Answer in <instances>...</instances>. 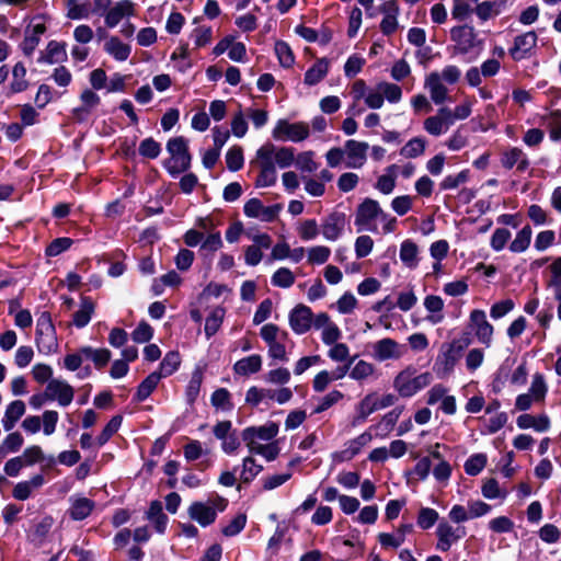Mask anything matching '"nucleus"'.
<instances>
[{
	"mask_svg": "<svg viewBox=\"0 0 561 561\" xmlns=\"http://www.w3.org/2000/svg\"><path fill=\"white\" fill-rule=\"evenodd\" d=\"M226 310L222 307L214 308L205 321V334L207 337L213 336L220 329Z\"/></svg>",
	"mask_w": 561,
	"mask_h": 561,
	"instance_id": "obj_40",
	"label": "nucleus"
},
{
	"mask_svg": "<svg viewBox=\"0 0 561 561\" xmlns=\"http://www.w3.org/2000/svg\"><path fill=\"white\" fill-rule=\"evenodd\" d=\"M280 210V205L264 206L257 198L249 199L243 207L244 215L250 218H257L262 221H273Z\"/></svg>",
	"mask_w": 561,
	"mask_h": 561,
	"instance_id": "obj_14",
	"label": "nucleus"
},
{
	"mask_svg": "<svg viewBox=\"0 0 561 561\" xmlns=\"http://www.w3.org/2000/svg\"><path fill=\"white\" fill-rule=\"evenodd\" d=\"M423 305L427 311L426 320L432 324L440 323L444 320V300L440 296L428 295L424 298Z\"/></svg>",
	"mask_w": 561,
	"mask_h": 561,
	"instance_id": "obj_26",
	"label": "nucleus"
},
{
	"mask_svg": "<svg viewBox=\"0 0 561 561\" xmlns=\"http://www.w3.org/2000/svg\"><path fill=\"white\" fill-rule=\"evenodd\" d=\"M380 12L383 18L380 22V30L385 35L394 33L399 26L398 15L400 13L399 4L396 0H387L380 5Z\"/></svg>",
	"mask_w": 561,
	"mask_h": 561,
	"instance_id": "obj_17",
	"label": "nucleus"
},
{
	"mask_svg": "<svg viewBox=\"0 0 561 561\" xmlns=\"http://www.w3.org/2000/svg\"><path fill=\"white\" fill-rule=\"evenodd\" d=\"M67 58L66 45L57 41H50L41 58L46 64H58L65 61Z\"/></svg>",
	"mask_w": 561,
	"mask_h": 561,
	"instance_id": "obj_31",
	"label": "nucleus"
},
{
	"mask_svg": "<svg viewBox=\"0 0 561 561\" xmlns=\"http://www.w3.org/2000/svg\"><path fill=\"white\" fill-rule=\"evenodd\" d=\"M226 163L227 168L232 172L240 170L244 163L242 148L239 146L231 147L226 153Z\"/></svg>",
	"mask_w": 561,
	"mask_h": 561,
	"instance_id": "obj_54",
	"label": "nucleus"
},
{
	"mask_svg": "<svg viewBox=\"0 0 561 561\" xmlns=\"http://www.w3.org/2000/svg\"><path fill=\"white\" fill-rule=\"evenodd\" d=\"M533 237L530 226L523 227L510 244V250L514 253H520L528 249Z\"/></svg>",
	"mask_w": 561,
	"mask_h": 561,
	"instance_id": "obj_43",
	"label": "nucleus"
},
{
	"mask_svg": "<svg viewBox=\"0 0 561 561\" xmlns=\"http://www.w3.org/2000/svg\"><path fill=\"white\" fill-rule=\"evenodd\" d=\"M275 53L283 67H291L295 62V56L289 45L283 41L275 43Z\"/></svg>",
	"mask_w": 561,
	"mask_h": 561,
	"instance_id": "obj_61",
	"label": "nucleus"
},
{
	"mask_svg": "<svg viewBox=\"0 0 561 561\" xmlns=\"http://www.w3.org/2000/svg\"><path fill=\"white\" fill-rule=\"evenodd\" d=\"M262 358L260 355H251L238 360L234 364V371L238 375L248 376L261 369Z\"/></svg>",
	"mask_w": 561,
	"mask_h": 561,
	"instance_id": "obj_37",
	"label": "nucleus"
},
{
	"mask_svg": "<svg viewBox=\"0 0 561 561\" xmlns=\"http://www.w3.org/2000/svg\"><path fill=\"white\" fill-rule=\"evenodd\" d=\"M181 284V277L180 275L171 271L167 273L165 275L161 276L160 278H157L153 280L152 289L156 295H160L163 290L164 286H178Z\"/></svg>",
	"mask_w": 561,
	"mask_h": 561,
	"instance_id": "obj_63",
	"label": "nucleus"
},
{
	"mask_svg": "<svg viewBox=\"0 0 561 561\" xmlns=\"http://www.w3.org/2000/svg\"><path fill=\"white\" fill-rule=\"evenodd\" d=\"M346 225L345 215L342 213L330 214L321 225V233L328 241H336L344 232Z\"/></svg>",
	"mask_w": 561,
	"mask_h": 561,
	"instance_id": "obj_15",
	"label": "nucleus"
},
{
	"mask_svg": "<svg viewBox=\"0 0 561 561\" xmlns=\"http://www.w3.org/2000/svg\"><path fill=\"white\" fill-rule=\"evenodd\" d=\"M36 344L39 352L50 354L57 351L58 341L49 312H42L36 321Z\"/></svg>",
	"mask_w": 561,
	"mask_h": 561,
	"instance_id": "obj_2",
	"label": "nucleus"
},
{
	"mask_svg": "<svg viewBox=\"0 0 561 561\" xmlns=\"http://www.w3.org/2000/svg\"><path fill=\"white\" fill-rule=\"evenodd\" d=\"M80 352L85 356V358L92 360L94 366L100 369L105 367L112 357L111 351L104 347L92 348L90 346H87L82 347Z\"/></svg>",
	"mask_w": 561,
	"mask_h": 561,
	"instance_id": "obj_36",
	"label": "nucleus"
},
{
	"mask_svg": "<svg viewBox=\"0 0 561 561\" xmlns=\"http://www.w3.org/2000/svg\"><path fill=\"white\" fill-rule=\"evenodd\" d=\"M248 448L251 454L261 455L267 461L275 460L278 457L279 451H280L277 442H272L267 445L256 444L253 446H249Z\"/></svg>",
	"mask_w": 561,
	"mask_h": 561,
	"instance_id": "obj_51",
	"label": "nucleus"
},
{
	"mask_svg": "<svg viewBox=\"0 0 561 561\" xmlns=\"http://www.w3.org/2000/svg\"><path fill=\"white\" fill-rule=\"evenodd\" d=\"M248 517L244 513L237 514L228 525L221 528V534L225 537H234L239 535L247 525Z\"/></svg>",
	"mask_w": 561,
	"mask_h": 561,
	"instance_id": "obj_50",
	"label": "nucleus"
},
{
	"mask_svg": "<svg viewBox=\"0 0 561 561\" xmlns=\"http://www.w3.org/2000/svg\"><path fill=\"white\" fill-rule=\"evenodd\" d=\"M426 149V140L423 137L410 139L401 149L400 154L408 159H414L422 156Z\"/></svg>",
	"mask_w": 561,
	"mask_h": 561,
	"instance_id": "obj_41",
	"label": "nucleus"
},
{
	"mask_svg": "<svg viewBox=\"0 0 561 561\" xmlns=\"http://www.w3.org/2000/svg\"><path fill=\"white\" fill-rule=\"evenodd\" d=\"M468 328L474 333L478 341L485 347H490L493 340L494 328L488 321L486 314L481 309H473L469 314Z\"/></svg>",
	"mask_w": 561,
	"mask_h": 561,
	"instance_id": "obj_6",
	"label": "nucleus"
},
{
	"mask_svg": "<svg viewBox=\"0 0 561 561\" xmlns=\"http://www.w3.org/2000/svg\"><path fill=\"white\" fill-rule=\"evenodd\" d=\"M296 280L295 274L287 267H280L272 275V284L279 288H289Z\"/></svg>",
	"mask_w": 561,
	"mask_h": 561,
	"instance_id": "obj_49",
	"label": "nucleus"
},
{
	"mask_svg": "<svg viewBox=\"0 0 561 561\" xmlns=\"http://www.w3.org/2000/svg\"><path fill=\"white\" fill-rule=\"evenodd\" d=\"M380 215H382V208L379 203L371 198H365L357 207L355 225L358 230L376 231V226H373V222L379 219Z\"/></svg>",
	"mask_w": 561,
	"mask_h": 561,
	"instance_id": "obj_7",
	"label": "nucleus"
},
{
	"mask_svg": "<svg viewBox=\"0 0 561 561\" xmlns=\"http://www.w3.org/2000/svg\"><path fill=\"white\" fill-rule=\"evenodd\" d=\"M373 399L374 396L370 392L357 403L356 415L352 421L353 426L363 424L371 413L377 411Z\"/></svg>",
	"mask_w": 561,
	"mask_h": 561,
	"instance_id": "obj_33",
	"label": "nucleus"
},
{
	"mask_svg": "<svg viewBox=\"0 0 561 561\" xmlns=\"http://www.w3.org/2000/svg\"><path fill=\"white\" fill-rule=\"evenodd\" d=\"M424 88L428 91L431 100L440 105L448 101V88L438 76V71H433L425 77Z\"/></svg>",
	"mask_w": 561,
	"mask_h": 561,
	"instance_id": "obj_16",
	"label": "nucleus"
},
{
	"mask_svg": "<svg viewBox=\"0 0 561 561\" xmlns=\"http://www.w3.org/2000/svg\"><path fill=\"white\" fill-rule=\"evenodd\" d=\"M375 242L368 234H362L355 239L354 250L357 259L369 255L374 249Z\"/></svg>",
	"mask_w": 561,
	"mask_h": 561,
	"instance_id": "obj_60",
	"label": "nucleus"
},
{
	"mask_svg": "<svg viewBox=\"0 0 561 561\" xmlns=\"http://www.w3.org/2000/svg\"><path fill=\"white\" fill-rule=\"evenodd\" d=\"M245 117H247V114L242 110L237 111L232 115L231 123H230L231 133L237 138H242L248 133V122H247Z\"/></svg>",
	"mask_w": 561,
	"mask_h": 561,
	"instance_id": "obj_56",
	"label": "nucleus"
},
{
	"mask_svg": "<svg viewBox=\"0 0 561 561\" xmlns=\"http://www.w3.org/2000/svg\"><path fill=\"white\" fill-rule=\"evenodd\" d=\"M314 328L321 331V339L327 345L334 344L341 337L339 327L324 312L314 317Z\"/></svg>",
	"mask_w": 561,
	"mask_h": 561,
	"instance_id": "obj_19",
	"label": "nucleus"
},
{
	"mask_svg": "<svg viewBox=\"0 0 561 561\" xmlns=\"http://www.w3.org/2000/svg\"><path fill=\"white\" fill-rule=\"evenodd\" d=\"M146 518L153 525L158 534H165L169 517L164 514L162 503L159 500L150 502L149 508L146 512Z\"/></svg>",
	"mask_w": 561,
	"mask_h": 561,
	"instance_id": "obj_23",
	"label": "nucleus"
},
{
	"mask_svg": "<svg viewBox=\"0 0 561 561\" xmlns=\"http://www.w3.org/2000/svg\"><path fill=\"white\" fill-rule=\"evenodd\" d=\"M136 14V4L131 0H119L104 12V24L108 28L116 27L123 20Z\"/></svg>",
	"mask_w": 561,
	"mask_h": 561,
	"instance_id": "obj_9",
	"label": "nucleus"
},
{
	"mask_svg": "<svg viewBox=\"0 0 561 561\" xmlns=\"http://www.w3.org/2000/svg\"><path fill=\"white\" fill-rule=\"evenodd\" d=\"M373 357L378 362L398 360L407 353V347L393 339L385 337L371 345Z\"/></svg>",
	"mask_w": 561,
	"mask_h": 561,
	"instance_id": "obj_8",
	"label": "nucleus"
},
{
	"mask_svg": "<svg viewBox=\"0 0 561 561\" xmlns=\"http://www.w3.org/2000/svg\"><path fill=\"white\" fill-rule=\"evenodd\" d=\"M488 457L483 453L471 455L465 462L463 469L468 476H478L486 466Z\"/></svg>",
	"mask_w": 561,
	"mask_h": 561,
	"instance_id": "obj_47",
	"label": "nucleus"
},
{
	"mask_svg": "<svg viewBox=\"0 0 561 561\" xmlns=\"http://www.w3.org/2000/svg\"><path fill=\"white\" fill-rule=\"evenodd\" d=\"M344 149L347 168L360 169L364 167L367 161L368 142L350 139L345 141Z\"/></svg>",
	"mask_w": 561,
	"mask_h": 561,
	"instance_id": "obj_12",
	"label": "nucleus"
},
{
	"mask_svg": "<svg viewBox=\"0 0 561 561\" xmlns=\"http://www.w3.org/2000/svg\"><path fill=\"white\" fill-rule=\"evenodd\" d=\"M375 373V366L366 360H358L351 370V377L357 381L367 380Z\"/></svg>",
	"mask_w": 561,
	"mask_h": 561,
	"instance_id": "obj_62",
	"label": "nucleus"
},
{
	"mask_svg": "<svg viewBox=\"0 0 561 561\" xmlns=\"http://www.w3.org/2000/svg\"><path fill=\"white\" fill-rule=\"evenodd\" d=\"M170 158L164 161V167L172 176L185 172L191 167V154L187 141L183 137L171 138L167 144Z\"/></svg>",
	"mask_w": 561,
	"mask_h": 561,
	"instance_id": "obj_1",
	"label": "nucleus"
},
{
	"mask_svg": "<svg viewBox=\"0 0 561 561\" xmlns=\"http://www.w3.org/2000/svg\"><path fill=\"white\" fill-rule=\"evenodd\" d=\"M478 1L479 0H453V18L457 20L467 19L472 12L473 4Z\"/></svg>",
	"mask_w": 561,
	"mask_h": 561,
	"instance_id": "obj_59",
	"label": "nucleus"
},
{
	"mask_svg": "<svg viewBox=\"0 0 561 561\" xmlns=\"http://www.w3.org/2000/svg\"><path fill=\"white\" fill-rule=\"evenodd\" d=\"M432 468V461L430 457H423L421 458L416 465L413 467L412 470H408L404 472V476L407 477V483L409 484L411 482L410 477L412 474H415L417 477V480L424 481L427 479Z\"/></svg>",
	"mask_w": 561,
	"mask_h": 561,
	"instance_id": "obj_48",
	"label": "nucleus"
},
{
	"mask_svg": "<svg viewBox=\"0 0 561 561\" xmlns=\"http://www.w3.org/2000/svg\"><path fill=\"white\" fill-rule=\"evenodd\" d=\"M104 50L117 61L128 59L131 47L124 43L118 36H105Z\"/></svg>",
	"mask_w": 561,
	"mask_h": 561,
	"instance_id": "obj_24",
	"label": "nucleus"
},
{
	"mask_svg": "<svg viewBox=\"0 0 561 561\" xmlns=\"http://www.w3.org/2000/svg\"><path fill=\"white\" fill-rule=\"evenodd\" d=\"M25 413V403L22 400L12 401L5 410L4 416L2 419V425L5 431H11L16 422L24 415Z\"/></svg>",
	"mask_w": 561,
	"mask_h": 561,
	"instance_id": "obj_29",
	"label": "nucleus"
},
{
	"mask_svg": "<svg viewBox=\"0 0 561 561\" xmlns=\"http://www.w3.org/2000/svg\"><path fill=\"white\" fill-rule=\"evenodd\" d=\"M538 36L536 32L529 31L515 37L514 45L510 54L515 60H522L529 56L530 51L537 45Z\"/></svg>",
	"mask_w": 561,
	"mask_h": 561,
	"instance_id": "obj_18",
	"label": "nucleus"
},
{
	"mask_svg": "<svg viewBox=\"0 0 561 561\" xmlns=\"http://www.w3.org/2000/svg\"><path fill=\"white\" fill-rule=\"evenodd\" d=\"M242 471L240 474V483L237 485V490H241V484H250L255 477L263 470V466L256 463L255 459L248 456L243 459Z\"/></svg>",
	"mask_w": 561,
	"mask_h": 561,
	"instance_id": "obj_32",
	"label": "nucleus"
},
{
	"mask_svg": "<svg viewBox=\"0 0 561 561\" xmlns=\"http://www.w3.org/2000/svg\"><path fill=\"white\" fill-rule=\"evenodd\" d=\"M506 1L505 0H493L484 1L477 5L476 14L482 21H486L499 15L502 12Z\"/></svg>",
	"mask_w": 561,
	"mask_h": 561,
	"instance_id": "obj_35",
	"label": "nucleus"
},
{
	"mask_svg": "<svg viewBox=\"0 0 561 561\" xmlns=\"http://www.w3.org/2000/svg\"><path fill=\"white\" fill-rule=\"evenodd\" d=\"M297 231L302 240L310 241L318 237L319 226L314 219H308L298 226Z\"/></svg>",
	"mask_w": 561,
	"mask_h": 561,
	"instance_id": "obj_64",
	"label": "nucleus"
},
{
	"mask_svg": "<svg viewBox=\"0 0 561 561\" xmlns=\"http://www.w3.org/2000/svg\"><path fill=\"white\" fill-rule=\"evenodd\" d=\"M331 255L330 248L325 245H314L308 249L307 259L310 264H324Z\"/></svg>",
	"mask_w": 561,
	"mask_h": 561,
	"instance_id": "obj_57",
	"label": "nucleus"
},
{
	"mask_svg": "<svg viewBox=\"0 0 561 561\" xmlns=\"http://www.w3.org/2000/svg\"><path fill=\"white\" fill-rule=\"evenodd\" d=\"M275 167L285 169L295 162V150L290 147H276L275 146Z\"/></svg>",
	"mask_w": 561,
	"mask_h": 561,
	"instance_id": "obj_53",
	"label": "nucleus"
},
{
	"mask_svg": "<svg viewBox=\"0 0 561 561\" xmlns=\"http://www.w3.org/2000/svg\"><path fill=\"white\" fill-rule=\"evenodd\" d=\"M310 135L309 125L305 122H289L288 119H278L272 129V137L275 140L300 142Z\"/></svg>",
	"mask_w": 561,
	"mask_h": 561,
	"instance_id": "obj_4",
	"label": "nucleus"
},
{
	"mask_svg": "<svg viewBox=\"0 0 561 561\" xmlns=\"http://www.w3.org/2000/svg\"><path fill=\"white\" fill-rule=\"evenodd\" d=\"M94 309V302L88 297H82L79 310L73 313V324L77 328L85 327L90 322Z\"/></svg>",
	"mask_w": 561,
	"mask_h": 561,
	"instance_id": "obj_34",
	"label": "nucleus"
},
{
	"mask_svg": "<svg viewBox=\"0 0 561 561\" xmlns=\"http://www.w3.org/2000/svg\"><path fill=\"white\" fill-rule=\"evenodd\" d=\"M275 145L272 142H266L261 146L255 153V159L253 163H256L259 167H267L275 168Z\"/></svg>",
	"mask_w": 561,
	"mask_h": 561,
	"instance_id": "obj_42",
	"label": "nucleus"
},
{
	"mask_svg": "<svg viewBox=\"0 0 561 561\" xmlns=\"http://www.w3.org/2000/svg\"><path fill=\"white\" fill-rule=\"evenodd\" d=\"M402 98V90L399 85L390 82H379L374 88L368 89L365 104L369 108L382 107L385 100L390 103H398Z\"/></svg>",
	"mask_w": 561,
	"mask_h": 561,
	"instance_id": "obj_3",
	"label": "nucleus"
},
{
	"mask_svg": "<svg viewBox=\"0 0 561 561\" xmlns=\"http://www.w3.org/2000/svg\"><path fill=\"white\" fill-rule=\"evenodd\" d=\"M81 105L73 108V116L83 121L99 104L100 96L92 90H84L80 95Z\"/></svg>",
	"mask_w": 561,
	"mask_h": 561,
	"instance_id": "obj_25",
	"label": "nucleus"
},
{
	"mask_svg": "<svg viewBox=\"0 0 561 561\" xmlns=\"http://www.w3.org/2000/svg\"><path fill=\"white\" fill-rule=\"evenodd\" d=\"M210 403L214 408L221 411H231L234 407L227 388H217L210 397Z\"/></svg>",
	"mask_w": 561,
	"mask_h": 561,
	"instance_id": "obj_46",
	"label": "nucleus"
},
{
	"mask_svg": "<svg viewBox=\"0 0 561 561\" xmlns=\"http://www.w3.org/2000/svg\"><path fill=\"white\" fill-rule=\"evenodd\" d=\"M439 515L434 508L421 507L417 514L416 524L421 529L427 530L436 524Z\"/></svg>",
	"mask_w": 561,
	"mask_h": 561,
	"instance_id": "obj_52",
	"label": "nucleus"
},
{
	"mask_svg": "<svg viewBox=\"0 0 561 561\" xmlns=\"http://www.w3.org/2000/svg\"><path fill=\"white\" fill-rule=\"evenodd\" d=\"M296 167L302 172H314L318 169V164L314 161L313 151L300 152L297 157L295 156Z\"/></svg>",
	"mask_w": 561,
	"mask_h": 561,
	"instance_id": "obj_58",
	"label": "nucleus"
},
{
	"mask_svg": "<svg viewBox=\"0 0 561 561\" xmlns=\"http://www.w3.org/2000/svg\"><path fill=\"white\" fill-rule=\"evenodd\" d=\"M450 37L455 43V55H465L481 49L482 42L478 38V33L472 26H455L450 30Z\"/></svg>",
	"mask_w": 561,
	"mask_h": 561,
	"instance_id": "obj_5",
	"label": "nucleus"
},
{
	"mask_svg": "<svg viewBox=\"0 0 561 561\" xmlns=\"http://www.w3.org/2000/svg\"><path fill=\"white\" fill-rule=\"evenodd\" d=\"M278 434V424L270 421L262 426H249L241 433L242 440L247 446L256 445L255 439L272 440Z\"/></svg>",
	"mask_w": 561,
	"mask_h": 561,
	"instance_id": "obj_13",
	"label": "nucleus"
},
{
	"mask_svg": "<svg viewBox=\"0 0 561 561\" xmlns=\"http://www.w3.org/2000/svg\"><path fill=\"white\" fill-rule=\"evenodd\" d=\"M123 423V416L121 414L112 416L101 433L96 436V444L102 447L104 446L112 436L117 433Z\"/></svg>",
	"mask_w": 561,
	"mask_h": 561,
	"instance_id": "obj_45",
	"label": "nucleus"
},
{
	"mask_svg": "<svg viewBox=\"0 0 561 561\" xmlns=\"http://www.w3.org/2000/svg\"><path fill=\"white\" fill-rule=\"evenodd\" d=\"M27 88L28 81L26 79V68L22 62H18L12 69L10 90L12 93H20L25 91Z\"/></svg>",
	"mask_w": 561,
	"mask_h": 561,
	"instance_id": "obj_38",
	"label": "nucleus"
},
{
	"mask_svg": "<svg viewBox=\"0 0 561 561\" xmlns=\"http://www.w3.org/2000/svg\"><path fill=\"white\" fill-rule=\"evenodd\" d=\"M433 377L427 371H421L415 367L409 366L403 369L396 378L397 386H425L431 383Z\"/></svg>",
	"mask_w": 561,
	"mask_h": 561,
	"instance_id": "obj_20",
	"label": "nucleus"
},
{
	"mask_svg": "<svg viewBox=\"0 0 561 561\" xmlns=\"http://www.w3.org/2000/svg\"><path fill=\"white\" fill-rule=\"evenodd\" d=\"M275 392L276 390L272 388H249L245 402L251 407H259L264 403L265 407L268 408L271 401H275Z\"/></svg>",
	"mask_w": 561,
	"mask_h": 561,
	"instance_id": "obj_28",
	"label": "nucleus"
},
{
	"mask_svg": "<svg viewBox=\"0 0 561 561\" xmlns=\"http://www.w3.org/2000/svg\"><path fill=\"white\" fill-rule=\"evenodd\" d=\"M501 163L505 169L511 170L516 168L519 172L526 171L529 167V160L526 153L517 147L503 151Z\"/></svg>",
	"mask_w": 561,
	"mask_h": 561,
	"instance_id": "obj_22",
	"label": "nucleus"
},
{
	"mask_svg": "<svg viewBox=\"0 0 561 561\" xmlns=\"http://www.w3.org/2000/svg\"><path fill=\"white\" fill-rule=\"evenodd\" d=\"M398 165L391 164L386 168L385 173L377 179L376 190L385 195L393 192L397 183Z\"/></svg>",
	"mask_w": 561,
	"mask_h": 561,
	"instance_id": "obj_30",
	"label": "nucleus"
},
{
	"mask_svg": "<svg viewBox=\"0 0 561 561\" xmlns=\"http://www.w3.org/2000/svg\"><path fill=\"white\" fill-rule=\"evenodd\" d=\"M550 277L547 282V288L554 291H561V257H557L549 266Z\"/></svg>",
	"mask_w": 561,
	"mask_h": 561,
	"instance_id": "obj_55",
	"label": "nucleus"
},
{
	"mask_svg": "<svg viewBox=\"0 0 561 561\" xmlns=\"http://www.w3.org/2000/svg\"><path fill=\"white\" fill-rule=\"evenodd\" d=\"M329 62L325 59H319L305 75V83L314 85L320 82L328 73Z\"/></svg>",
	"mask_w": 561,
	"mask_h": 561,
	"instance_id": "obj_39",
	"label": "nucleus"
},
{
	"mask_svg": "<svg viewBox=\"0 0 561 561\" xmlns=\"http://www.w3.org/2000/svg\"><path fill=\"white\" fill-rule=\"evenodd\" d=\"M417 245L411 240H405L400 247V260L409 268H413L417 264Z\"/></svg>",
	"mask_w": 561,
	"mask_h": 561,
	"instance_id": "obj_44",
	"label": "nucleus"
},
{
	"mask_svg": "<svg viewBox=\"0 0 561 561\" xmlns=\"http://www.w3.org/2000/svg\"><path fill=\"white\" fill-rule=\"evenodd\" d=\"M289 325L296 334H304L314 325L311 309L302 304L297 305L289 313Z\"/></svg>",
	"mask_w": 561,
	"mask_h": 561,
	"instance_id": "obj_11",
	"label": "nucleus"
},
{
	"mask_svg": "<svg viewBox=\"0 0 561 561\" xmlns=\"http://www.w3.org/2000/svg\"><path fill=\"white\" fill-rule=\"evenodd\" d=\"M94 507L95 502L93 500L82 496L72 501L67 514L72 520H83L91 515Z\"/></svg>",
	"mask_w": 561,
	"mask_h": 561,
	"instance_id": "obj_27",
	"label": "nucleus"
},
{
	"mask_svg": "<svg viewBox=\"0 0 561 561\" xmlns=\"http://www.w3.org/2000/svg\"><path fill=\"white\" fill-rule=\"evenodd\" d=\"M451 125L450 108L446 106L439 107L436 114L428 116L423 122L424 130L434 137L447 133Z\"/></svg>",
	"mask_w": 561,
	"mask_h": 561,
	"instance_id": "obj_10",
	"label": "nucleus"
},
{
	"mask_svg": "<svg viewBox=\"0 0 561 561\" xmlns=\"http://www.w3.org/2000/svg\"><path fill=\"white\" fill-rule=\"evenodd\" d=\"M188 516L197 522L202 527H207L215 523L217 518L216 510L203 502H193L188 507Z\"/></svg>",
	"mask_w": 561,
	"mask_h": 561,
	"instance_id": "obj_21",
	"label": "nucleus"
}]
</instances>
